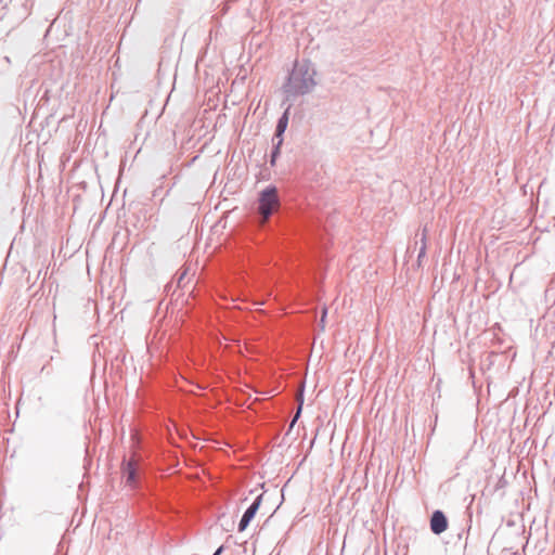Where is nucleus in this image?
I'll list each match as a JSON object with an SVG mask.
<instances>
[{
  "mask_svg": "<svg viewBox=\"0 0 555 555\" xmlns=\"http://www.w3.org/2000/svg\"><path fill=\"white\" fill-rule=\"evenodd\" d=\"M317 74L315 65L309 59L296 60L282 85L283 104L311 93L318 85Z\"/></svg>",
  "mask_w": 555,
  "mask_h": 555,
  "instance_id": "f257e3e1",
  "label": "nucleus"
},
{
  "mask_svg": "<svg viewBox=\"0 0 555 555\" xmlns=\"http://www.w3.org/2000/svg\"><path fill=\"white\" fill-rule=\"evenodd\" d=\"M291 106H292V104H288V106L284 109L282 115L279 117L276 126H275V131L272 137V150L270 153L271 167L275 166L276 160H278L279 156L281 155V147L284 142V133L288 126Z\"/></svg>",
  "mask_w": 555,
  "mask_h": 555,
  "instance_id": "7ed1b4c3",
  "label": "nucleus"
},
{
  "mask_svg": "<svg viewBox=\"0 0 555 555\" xmlns=\"http://www.w3.org/2000/svg\"><path fill=\"white\" fill-rule=\"evenodd\" d=\"M263 494H264V492L259 493L254 499L251 504L244 512V514L237 525L238 532L245 531L247 529V527L249 526V524L251 522V520L255 518V516H256L257 512L259 511L260 505L262 503Z\"/></svg>",
  "mask_w": 555,
  "mask_h": 555,
  "instance_id": "20e7f679",
  "label": "nucleus"
},
{
  "mask_svg": "<svg viewBox=\"0 0 555 555\" xmlns=\"http://www.w3.org/2000/svg\"><path fill=\"white\" fill-rule=\"evenodd\" d=\"M122 473L126 479V485L135 488L138 485V467L133 460L124 461Z\"/></svg>",
  "mask_w": 555,
  "mask_h": 555,
  "instance_id": "423d86ee",
  "label": "nucleus"
},
{
  "mask_svg": "<svg viewBox=\"0 0 555 555\" xmlns=\"http://www.w3.org/2000/svg\"><path fill=\"white\" fill-rule=\"evenodd\" d=\"M280 208L281 198L274 184H269L259 192L257 211L262 223H267Z\"/></svg>",
  "mask_w": 555,
  "mask_h": 555,
  "instance_id": "f03ea898",
  "label": "nucleus"
},
{
  "mask_svg": "<svg viewBox=\"0 0 555 555\" xmlns=\"http://www.w3.org/2000/svg\"><path fill=\"white\" fill-rule=\"evenodd\" d=\"M449 527V520L447 515L441 509H436L431 513L429 519V528L436 535L443 533Z\"/></svg>",
  "mask_w": 555,
  "mask_h": 555,
  "instance_id": "39448f33",
  "label": "nucleus"
},
{
  "mask_svg": "<svg viewBox=\"0 0 555 555\" xmlns=\"http://www.w3.org/2000/svg\"><path fill=\"white\" fill-rule=\"evenodd\" d=\"M302 404H304V397L301 396L300 397V402L298 404V408H297V411L295 413V415L293 416L289 425H288V429H287V434L291 433V430L293 429V427L295 426V424L297 423V421L299 420L300 415H301V411H302Z\"/></svg>",
  "mask_w": 555,
  "mask_h": 555,
  "instance_id": "0eeeda50",
  "label": "nucleus"
},
{
  "mask_svg": "<svg viewBox=\"0 0 555 555\" xmlns=\"http://www.w3.org/2000/svg\"><path fill=\"white\" fill-rule=\"evenodd\" d=\"M421 243L422 244H421V247H420V250H418V255H417L418 263H421V260L426 255V229L423 230L422 237H421Z\"/></svg>",
  "mask_w": 555,
  "mask_h": 555,
  "instance_id": "6e6552de",
  "label": "nucleus"
},
{
  "mask_svg": "<svg viewBox=\"0 0 555 555\" xmlns=\"http://www.w3.org/2000/svg\"><path fill=\"white\" fill-rule=\"evenodd\" d=\"M28 2H29V0H26V1H25V3H24V5L26 7ZM33 4H34V1H31V0H30V7H31Z\"/></svg>",
  "mask_w": 555,
  "mask_h": 555,
  "instance_id": "9d476101",
  "label": "nucleus"
},
{
  "mask_svg": "<svg viewBox=\"0 0 555 555\" xmlns=\"http://www.w3.org/2000/svg\"><path fill=\"white\" fill-rule=\"evenodd\" d=\"M224 550L223 545H220L212 555H221Z\"/></svg>",
  "mask_w": 555,
  "mask_h": 555,
  "instance_id": "1a4fd4ad",
  "label": "nucleus"
}]
</instances>
